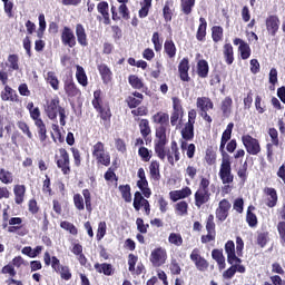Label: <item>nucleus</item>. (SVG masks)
Listing matches in <instances>:
<instances>
[{"instance_id":"obj_1","label":"nucleus","mask_w":285,"mask_h":285,"mask_svg":"<svg viewBox=\"0 0 285 285\" xmlns=\"http://www.w3.org/2000/svg\"><path fill=\"white\" fill-rule=\"evenodd\" d=\"M166 146H168V138L160 136V139H155L154 141L155 154L158 157V159H160V161H166V158H167L169 166H175V163L181 159L179 145H177V141L173 140L170 142V149L166 150Z\"/></svg>"},{"instance_id":"obj_2","label":"nucleus","mask_w":285,"mask_h":285,"mask_svg":"<svg viewBox=\"0 0 285 285\" xmlns=\"http://www.w3.org/2000/svg\"><path fill=\"white\" fill-rule=\"evenodd\" d=\"M94 110L98 114V117L102 121L105 128H110L112 119V110L110 109V102L104 101V92L101 89L94 91V98L91 100Z\"/></svg>"},{"instance_id":"obj_3","label":"nucleus","mask_w":285,"mask_h":285,"mask_svg":"<svg viewBox=\"0 0 285 285\" xmlns=\"http://www.w3.org/2000/svg\"><path fill=\"white\" fill-rule=\"evenodd\" d=\"M230 161V155L226 154L222 158L220 168L218 173V177L222 180V184L224 186L222 187V195H229V193L233 190V181H235V175H233V167Z\"/></svg>"},{"instance_id":"obj_4","label":"nucleus","mask_w":285,"mask_h":285,"mask_svg":"<svg viewBox=\"0 0 285 285\" xmlns=\"http://www.w3.org/2000/svg\"><path fill=\"white\" fill-rule=\"evenodd\" d=\"M45 114L51 121H55L57 119V116L60 117V126H66V108L61 106V99H59V96H55L51 99L46 100L45 104Z\"/></svg>"},{"instance_id":"obj_5","label":"nucleus","mask_w":285,"mask_h":285,"mask_svg":"<svg viewBox=\"0 0 285 285\" xmlns=\"http://www.w3.org/2000/svg\"><path fill=\"white\" fill-rule=\"evenodd\" d=\"M210 197V179L202 176L198 188L194 194L196 208H202L205 204H208Z\"/></svg>"},{"instance_id":"obj_6","label":"nucleus","mask_w":285,"mask_h":285,"mask_svg":"<svg viewBox=\"0 0 285 285\" xmlns=\"http://www.w3.org/2000/svg\"><path fill=\"white\" fill-rule=\"evenodd\" d=\"M43 262L46 266H50L55 273H58L60 275L61 279H65V282H69V279H72V273L70 272L69 266L61 265V261L57 258V256H50L49 252H46L43 255Z\"/></svg>"},{"instance_id":"obj_7","label":"nucleus","mask_w":285,"mask_h":285,"mask_svg":"<svg viewBox=\"0 0 285 285\" xmlns=\"http://www.w3.org/2000/svg\"><path fill=\"white\" fill-rule=\"evenodd\" d=\"M151 121L159 126L156 128V139H161V137L168 138L166 130L170 126V116L167 112L158 111L151 117Z\"/></svg>"},{"instance_id":"obj_8","label":"nucleus","mask_w":285,"mask_h":285,"mask_svg":"<svg viewBox=\"0 0 285 285\" xmlns=\"http://www.w3.org/2000/svg\"><path fill=\"white\" fill-rule=\"evenodd\" d=\"M91 155L97 166H110V153L106 151V145L104 142H96L91 148Z\"/></svg>"},{"instance_id":"obj_9","label":"nucleus","mask_w":285,"mask_h":285,"mask_svg":"<svg viewBox=\"0 0 285 285\" xmlns=\"http://www.w3.org/2000/svg\"><path fill=\"white\" fill-rule=\"evenodd\" d=\"M73 206L77 210L92 213V194H90V189H82V196L81 194H75Z\"/></svg>"},{"instance_id":"obj_10","label":"nucleus","mask_w":285,"mask_h":285,"mask_svg":"<svg viewBox=\"0 0 285 285\" xmlns=\"http://www.w3.org/2000/svg\"><path fill=\"white\" fill-rule=\"evenodd\" d=\"M57 168L61 170L62 175H70L72 167L70 166V154L66 148H59L58 154L55 155Z\"/></svg>"},{"instance_id":"obj_11","label":"nucleus","mask_w":285,"mask_h":285,"mask_svg":"<svg viewBox=\"0 0 285 285\" xmlns=\"http://www.w3.org/2000/svg\"><path fill=\"white\" fill-rule=\"evenodd\" d=\"M268 135L271 137V141L266 145V153H267V161H269V164H273L274 161V155H275V150L273 149L274 146H279V131H277L275 129V127H271L268 129Z\"/></svg>"},{"instance_id":"obj_12","label":"nucleus","mask_w":285,"mask_h":285,"mask_svg":"<svg viewBox=\"0 0 285 285\" xmlns=\"http://www.w3.org/2000/svg\"><path fill=\"white\" fill-rule=\"evenodd\" d=\"M168 259V252L164 247H156L149 257V262H151V265L154 268H159L160 266H164L166 264V261Z\"/></svg>"},{"instance_id":"obj_13","label":"nucleus","mask_w":285,"mask_h":285,"mask_svg":"<svg viewBox=\"0 0 285 285\" xmlns=\"http://www.w3.org/2000/svg\"><path fill=\"white\" fill-rule=\"evenodd\" d=\"M242 141L248 155L255 156L258 153H262V145H259V140L257 138H253V136L247 134L242 136Z\"/></svg>"},{"instance_id":"obj_14","label":"nucleus","mask_w":285,"mask_h":285,"mask_svg":"<svg viewBox=\"0 0 285 285\" xmlns=\"http://www.w3.org/2000/svg\"><path fill=\"white\" fill-rule=\"evenodd\" d=\"M189 259L200 273H205V271H208V267L210 266L204 256H202V250L197 247L191 250Z\"/></svg>"},{"instance_id":"obj_15","label":"nucleus","mask_w":285,"mask_h":285,"mask_svg":"<svg viewBox=\"0 0 285 285\" xmlns=\"http://www.w3.org/2000/svg\"><path fill=\"white\" fill-rule=\"evenodd\" d=\"M60 39L62 46H67L68 48H75V46H77V37L75 36V31L68 26H65L61 29Z\"/></svg>"},{"instance_id":"obj_16","label":"nucleus","mask_w":285,"mask_h":285,"mask_svg":"<svg viewBox=\"0 0 285 285\" xmlns=\"http://www.w3.org/2000/svg\"><path fill=\"white\" fill-rule=\"evenodd\" d=\"M137 177L139 178V180H137V187L142 193L144 197H146V199H150V195H153V191L148 188V179L146 178V170H144L142 167L138 169Z\"/></svg>"},{"instance_id":"obj_17","label":"nucleus","mask_w":285,"mask_h":285,"mask_svg":"<svg viewBox=\"0 0 285 285\" xmlns=\"http://www.w3.org/2000/svg\"><path fill=\"white\" fill-rule=\"evenodd\" d=\"M63 90L69 99H75V97H81V89L77 87L75 79L71 77L63 81Z\"/></svg>"},{"instance_id":"obj_18","label":"nucleus","mask_w":285,"mask_h":285,"mask_svg":"<svg viewBox=\"0 0 285 285\" xmlns=\"http://www.w3.org/2000/svg\"><path fill=\"white\" fill-rule=\"evenodd\" d=\"M230 208H233L230 202L226 198H223L216 208V219H218V222H226V219H228Z\"/></svg>"},{"instance_id":"obj_19","label":"nucleus","mask_w":285,"mask_h":285,"mask_svg":"<svg viewBox=\"0 0 285 285\" xmlns=\"http://www.w3.org/2000/svg\"><path fill=\"white\" fill-rule=\"evenodd\" d=\"M279 17L276 14H271L265 19V27L267 30V35L269 37H277V32H279Z\"/></svg>"},{"instance_id":"obj_20","label":"nucleus","mask_w":285,"mask_h":285,"mask_svg":"<svg viewBox=\"0 0 285 285\" xmlns=\"http://www.w3.org/2000/svg\"><path fill=\"white\" fill-rule=\"evenodd\" d=\"M189 70H190V60H188V58H183L178 63V73H179L180 81H185L187 83L190 81V75H188Z\"/></svg>"},{"instance_id":"obj_21","label":"nucleus","mask_w":285,"mask_h":285,"mask_svg":"<svg viewBox=\"0 0 285 285\" xmlns=\"http://www.w3.org/2000/svg\"><path fill=\"white\" fill-rule=\"evenodd\" d=\"M264 195H266L265 205L267 208H275L277 206V202H279V196H277V189L273 187H265Z\"/></svg>"},{"instance_id":"obj_22","label":"nucleus","mask_w":285,"mask_h":285,"mask_svg":"<svg viewBox=\"0 0 285 285\" xmlns=\"http://www.w3.org/2000/svg\"><path fill=\"white\" fill-rule=\"evenodd\" d=\"M142 102H144V94L139 91H134L130 96L126 98V104L130 109L138 108V106H141Z\"/></svg>"},{"instance_id":"obj_23","label":"nucleus","mask_w":285,"mask_h":285,"mask_svg":"<svg viewBox=\"0 0 285 285\" xmlns=\"http://www.w3.org/2000/svg\"><path fill=\"white\" fill-rule=\"evenodd\" d=\"M196 106L199 109V112H208V110H213V108H215V104L209 97H198Z\"/></svg>"},{"instance_id":"obj_24","label":"nucleus","mask_w":285,"mask_h":285,"mask_svg":"<svg viewBox=\"0 0 285 285\" xmlns=\"http://www.w3.org/2000/svg\"><path fill=\"white\" fill-rule=\"evenodd\" d=\"M109 10H110V6L108 4V1H100L97 4V11L99 12V14H101L105 26H110Z\"/></svg>"},{"instance_id":"obj_25","label":"nucleus","mask_w":285,"mask_h":285,"mask_svg":"<svg viewBox=\"0 0 285 285\" xmlns=\"http://www.w3.org/2000/svg\"><path fill=\"white\" fill-rule=\"evenodd\" d=\"M220 111L222 116L225 117V119H228V117L233 115V98L230 96H226L220 101Z\"/></svg>"},{"instance_id":"obj_26","label":"nucleus","mask_w":285,"mask_h":285,"mask_svg":"<svg viewBox=\"0 0 285 285\" xmlns=\"http://www.w3.org/2000/svg\"><path fill=\"white\" fill-rule=\"evenodd\" d=\"M97 68H98V72L101 77L102 83L108 86V83H110V81H112V70H110V68L106 63H100L97 66Z\"/></svg>"},{"instance_id":"obj_27","label":"nucleus","mask_w":285,"mask_h":285,"mask_svg":"<svg viewBox=\"0 0 285 285\" xmlns=\"http://www.w3.org/2000/svg\"><path fill=\"white\" fill-rule=\"evenodd\" d=\"M190 195H193L190 187H184L183 189L171 190L169 193V198L173 202H179V199H186L187 197H190Z\"/></svg>"},{"instance_id":"obj_28","label":"nucleus","mask_w":285,"mask_h":285,"mask_svg":"<svg viewBox=\"0 0 285 285\" xmlns=\"http://www.w3.org/2000/svg\"><path fill=\"white\" fill-rule=\"evenodd\" d=\"M1 99L2 101H12V102H19V95H17V91L12 89V87L6 85L4 89L1 91Z\"/></svg>"},{"instance_id":"obj_29","label":"nucleus","mask_w":285,"mask_h":285,"mask_svg":"<svg viewBox=\"0 0 285 285\" xmlns=\"http://www.w3.org/2000/svg\"><path fill=\"white\" fill-rule=\"evenodd\" d=\"M76 37L79 46L82 48L88 46V35L86 33V28H83V24H76Z\"/></svg>"},{"instance_id":"obj_30","label":"nucleus","mask_w":285,"mask_h":285,"mask_svg":"<svg viewBox=\"0 0 285 285\" xmlns=\"http://www.w3.org/2000/svg\"><path fill=\"white\" fill-rule=\"evenodd\" d=\"M236 273H240V274L246 273V266H244V265H232L229 268H227L223 273V278L224 279H233L235 277Z\"/></svg>"},{"instance_id":"obj_31","label":"nucleus","mask_w":285,"mask_h":285,"mask_svg":"<svg viewBox=\"0 0 285 285\" xmlns=\"http://www.w3.org/2000/svg\"><path fill=\"white\" fill-rule=\"evenodd\" d=\"M13 195H14V203L18 206H21L26 200V185H14L13 186Z\"/></svg>"},{"instance_id":"obj_32","label":"nucleus","mask_w":285,"mask_h":285,"mask_svg":"<svg viewBox=\"0 0 285 285\" xmlns=\"http://www.w3.org/2000/svg\"><path fill=\"white\" fill-rule=\"evenodd\" d=\"M208 28V22L206 21V18L200 17L199 18V26L196 32V39L197 41L204 42L206 41V30Z\"/></svg>"},{"instance_id":"obj_33","label":"nucleus","mask_w":285,"mask_h":285,"mask_svg":"<svg viewBox=\"0 0 285 285\" xmlns=\"http://www.w3.org/2000/svg\"><path fill=\"white\" fill-rule=\"evenodd\" d=\"M212 258L217 263L219 271L226 268V257L224 256V249H213Z\"/></svg>"},{"instance_id":"obj_34","label":"nucleus","mask_w":285,"mask_h":285,"mask_svg":"<svg viewBox=\"0 0 285 285\" xmlns=\"http://www.w3.org/2000/svg\"><path fill=\"white\" fill-rule=\"evenodd\" d=\"M223 56L227 66H233L235 61V51L233 49V45L225 43L223 47Z\"/></svg>"},{"instance_id":"obj_35","label":"nucleus","mask_w":285,"mask_h":285,"mask_svg":"<svg viewBox=\"0 0 285 285\" xmlns=\"http://www.w3.org/2000/svg\"><path fill=\"white\" fill-rule=\"evenodd\" d=\"M35 126L38 130V139L40 140V144H46L48 140V128L46 127V122L43 120H40L38 122H35Z\"/></svg>"},{"instance_id":"obj_36","label":"nucleus","mask_w":285,"mask_h":285,"mask_svg":"<svg viewBox=\"0 0 285 285\" xmlns=\"http://www.w3.org/2000/svg\"><path fill=\"white\" fill-rule=\"evenodd\" d=\"M94 268L98 272V273H102L104 275H106L107 277H110V275H115V268H112V265L109 263H96L94 265Z\"/></svg>"},{"instance_id":"obj_37","label":"nucleus","mask_w":285,"mask_h":285,"mask_svg":"<svg viewBox=\"0 0 285 285\" xmlns=\"http://www.w3.org/2000/svg\"><path fill=\"white\" fill-rule=\"evenodd\" d=\"M76 79L82 88L88 86V75H86V69L79 65L76 66Z\"/></svg>"},{"instance_id":"obj_38","label":"nucleus","mask_w":285,"mask_h":285,"mask_svg":"<svg viewBox=\"0 0 285 285\" xmlns=\"http://www.w3.org/2000/svg\"><path fill=\"white\" fill-rule=\"evenodd\" d=\"M210 71V67L208 66V61L205 59L198 60L197 62V75L200 79H206L208 77V72Z\"/></svg>"},{"instance_id":"obj_39","label":"nucleus","mask_w":285,"mask_h":285,"mask_svg":"<svg viewBox=\"0 0 285 285\" xmlns=\"http://www.w3.org/2000/svg\"><path fill=\"white\" fill-rule=\"evenodd\" d=\"M180 135L184 139L183 141H193V139H195V125L186 124L181 129Z\"/></svg>"},{"instance_id":"obj_40","label":"nucleus","mask_w":285,"mask_h":285,"mask_svg":"<svg viewBox=\"0 0 285 285\" xmlns=\"http://www.w3.org/2000/svg\"><path fill=\"white\" fill-rule=\"evenodd\" d=\"M159 163L158 160H151L149 165V175L150 178L154 179L155 181H159L161 179V173L159 171Z\"/></svg>"},{"instance_id":"obj_41","label":"nucleus","mask_w":285,"mask_h":285,"mask_svg":"<svg viewBox=\"0 0 285 285\" xmlns=\"http://www.w3.org/2000/svg\"><path fill=\"white\" fill-rule=\"evenodd\" d=\"M164 50L169 59H175V57H177V46H175V42L171 39L165 41Z\"/></svg>"},{"instance_id":"obj_42","label":"nucleus","mask_w":285,"mask_h":285,"mask_svg":"<svg viewBox=\"0 0 285 285\" xmlns=\"http://www.w3.org/2000/svg\"><path fill=\"white\" fill-rule=\"evenodd\" d=\"M175 6V1L167 0L165 1V6L163 8V17L165 21L168 23V21H173V7Z\"/></svg>"},{"instance_id":"obj_43","label":"nucleus","mask_w":285,"mask_h":285,"mask_svg":"<svg viewBox=\"0 0 285 285\" xmlns=\"http://www.w3.org/2000/svg\"><path fill=\"white\" fill-rule=\"evenodd\" d=\"M180 150H186L188 159H193L195 157L197 147L195 146V144H188V141L186 142V140H180Z\"/></svg>"},{"instance_id":"obj_44","label":"nucleus","mask_w":285,"mask_h":285,"mask_svg":"<svg viewBox=\"0 0 285 285\" xmlns=\"http://www.w3.org/2000/svg\"><path fill=\"white\" fill-rule=\"evenodd\" d=\"M140 6L141 8L138 11V16L140 19H146L150 12V9L153 8V0H144Z\"/></svg>"},{"instance_id":"obj_45","label":"nucleus","mask_w":285,"mask_h":285,"mask_svg":"<svg viewBox=\"0 0 285 285\" xmlns=\"http://www.w3.org/2000/svg\"><path fill=\"white\" fill-rule=\"evenodd\" d=\"M253 210H255V206L250 205L247 208V214H246V222L248 226H250V228H255V226H257V215H255Z\"/></svg>"},{"instance_id":"obj_46","label":"nucleus","mask_w":285,"mask_h":285,"mask_svg":"<svg viewBox=\"0 0 285 285\" xmlns=\"http://www.w3.org/2000/svg\"><path fill=\"white\" fill-rule=\"evenodd\" d=\"M205 161L207 166H215L217 164V154L213 147H208L205 151Z\"/></svg>"},{"instance_id":"obj_47","label":"nucleus","mask_w":285,"mask_h":285,"mask_svg":"<svg viewBox=\"0 0 285 285\" xmlns=\"http://www.w3.org/2000/svg\"><path fill=\"white\" fill-rule=\"evenodd\" d=\"M46 81L51 86L52 90H59V78L55 71L47 72Z\"/></svg>"},{"instance_id":"obj_48","label":"nucleus","mask_w":285,"mask_h":285,"mask_svg":"<svg viewBox=\"0 0 285 285\" xmlns=\"http://www.w3.org/2000/svg\"><path fill=\"white\" fill-rule=\"evenodd\" d=\"M148 202V199L144 198V195L140 191H136L134 194V208L135 210H141L142 206Z\"/></svg>"},{"instance_id":"obj_49","label":"nucleus","mask_w":285,"mask_h":285,"mask_svg":"<svg viewBox=\"0 0 285 285\" xmlns=\"http://www.w3.org/2000/svg\"><path fill=\"white\" fill-rule=\"evenodd\" d=\"M212 39L214 43H219L224 39V28L222 26H214L212 28Z\"/></svg>"},{"instance_id":"obj_50","label":"nucleus","mask_w":285,"mask_h":285,"mask_svg":"<svg viewBox=\"0 0 285 285\" xmlns=\"http://www.w3.org/2000/svg\"><path fill=\"white\" fill-rule=\"evenodd\" d=\"M174 208H175V213L180 217H185V215H188V203L186 200L178 202L174 206Z\"/></svg>"},{"instance_id":"obj_51","label":"nucleus","mask_w":285,"mask_h":285,"mask_svg":"<svg viewBox=\"0 0 285 285\" xmlns=\"http://www.w3.org/2000/svg\"><path fill=\"white\" fill-rule=\"evenodd\" d=\"M195 8V0H180V10L183 14H190Z\"/></svg>"},{"instance_id":"obj_52","label":"nucleus","mask_w":285,"mask_h":285,"mask_svg":"<svg viewBox=\"0 0 285 285\" xmlns=\"http://www.w3.org/2000/svg\"><path fill=\"white\" fill-rule=\"evenodd\" d=\"M120 194L122 199H125V202L127 204H130V202H132V194L130 193V185H120L119 187Z\"/></svg>"},{"instance_id":"obj_53","label":"nucleus","mask_w":285,"mask_h":285,"mask_svg":"<svg viewBox=\"0 0 285 285\" xmlns=\"http://www.w3.org/2000/svg\"><path fill=\"white\" fill-rule=\"evenodd\" d=\"M0 181L1 184H12L14 181V176L12 175L11 171L6 170L4 168L0 169Z\"/></svg>"},{"instance_id":"obj_54","label":"nucleus","mask_w":285,"mask_h":285,"mask_svg":"<svg viewBox=\"0 0 285 285\" xmlns=\"http://www.w3.org/2000/svg\"><path fill=\"white\" fill-rule=\"evenodd\" d=\"M139 130L141 137H148L149 135H151L153 130L150 129V122L148 121V119L140 120Z\"/></svg>"},{"instance_id":"obj_55","label":"nucleus","mask_w":285,"mask_h":285,"mask_svg":"<svg viewBox=\"0 0 285 285\" xmlns=\"http://www.w3.org/2000/svg\"><path fill=\"white\" fill-rule=\"evenodd\" d=\"M128 81L135 90H141L144 88V81L137 75H130Z\"/></svg>"},{"instance_id":"obj_56","label":"nucleus","mask_w":285,"mask_h":285,"mask_svg":"<svg viewBox=\"0 0 285 285\" xmlns=\"http://www.w3.org/2000/svg\"><path fill=\"white\" fill-rule=\"evenodd\" d=\"M151 42L154 45V50L159 52L164 48V40L160 38L159 32H154L151 37Z\"/></svg>"},{"instance_id":"obj_57","label":"nucleus","mask_w":285,"mask_h":285,"mask_svg":"<svg viewBox=\"0 0 285 285\" xmlns=\"http://www.w3.org/2000/svg\"><path fill=\"white\" fill-rule=\"evenodd\" d=\"M269 239L271 237L268 232H261L257 234L256 244H258L261 248H264L266 247V244H268Z\"/></svg>"},{"instance_id":"obj_58","label":"nucleus","mask_w":285,"mask_h":285,"mask_svg":"<svg viewBox=\"0 0 285 285\" xmlns=\"http://www.w3.org/2000/svg\"><path fill=\"white\" fill-rule=\"evenodd\" d=\"M168 242L173 246H183L184 245V237L179 233H170L168 236Z\"/></svg>"},{"instance_id":"obj_59","label":"nucleus","mask_w":285,"mask_h":285,"mask_svg":"<svg viewBox=\"0 0 285 285\" xmlns=\"http://www.w3.org/2000/svg\"><path fill=\"white\" fill-rule=\"evenodd\" d=\"M138 155L141 161L148 163L153 159V150H149L147 147H139Z\"/></svg>"},{"instance_id":"obj_60","label":"nucleus","mask_w":285,"mask_h":285,"mask_svg":"<svg viewBox=\"0 0 285 285\" xmlns=\"http://www.w3.org/2000/svg\"><path fill=\"white\" fill-rule=\"evenodd\" d=\"M60 228H62L63 230H67L68 233H70V235H78L79 234V229H77V226H75V224L68 222V220H63L60 223Z\"/></svg>"},{"instance_id":"obj_61","label":"nucleus","mask_w":285,"mask_h":285,"mask_svg":"<svg viewBox=\"0 0 285 285\" xmlns=\"http://www.w3.org/2000/svg\"><path fill=\"white\" fill-rule=\"evenodd\" d=\"M238 52L240 53V58L246 61V59L250 58V46L248 45V42H245L244 45H240L238 47Z\"/></svg>"},{"instance_id":"obj_62","label":"nucleus","mask_w":285,"mask_h":285,"mask_svg":"<svg viewBox=\"0 0 285 285\" xmlns=\"http://www.w3.org/2000/svg\"><path fill=\"white\" fill-rule=\"evenodd\" d=\"M237 175L243 184H246L248 179V161H245L242 167L237 170Z\"/></svg>"},{"instance_id":"obj_63","label":"nucleus","mask_w":285,"mask_h":285,"mask_svg":"<svg viewBox=\"0 0 285 285\" xmlns=\"http://www.w3.org/2000/svg\"><path fill=\"white\" fill-rule=\"evenodd\" d=\"M215 228H216L215 215L209 214L207 219H206V230H207V233H212V234L217 235V230Z\"/></svg>"},{"instance_id":"obj_64","label":"nucleus","mask_w":285,"mask_h":285,"mask_svg":"<svg viewBox=\"0 0 285 285\" xmlns=\"http://www.w3.org/2000/svg\"><path fill=\"white\" fill-rule=\"evenodd\" d=\"M118 12L120 14V19H124L125 21H128L130 19V9H128L127 4H120L118 7Z\"/></svg>"}]
</instances>
